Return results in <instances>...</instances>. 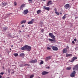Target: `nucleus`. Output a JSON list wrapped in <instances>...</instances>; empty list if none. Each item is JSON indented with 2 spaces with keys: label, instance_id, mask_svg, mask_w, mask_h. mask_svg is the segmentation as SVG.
Masks as SVG:
<instances>
[{
  "label": "nucleus",
  "instance_id": "47",
  "mask_svg": "<svg viewBox=\"0 0 78 78\" xmlns=\"http://www.w3.org/2000/svg\"><path fill=\"white\" fill-rule=\"evenodd\" d=\"M43 2H45L46 0H42Z\"/></svg>",
  "mask_w": 78,
  "mask_h": 78
},
{
  "label": "nucleus",
  "instance_id": "40",
  "mask_svg": "<svg viewBox=\"0 0 78 78\" xmlns=\"http://www.w3.org/2000/svg\"><path fill=\"white\" fill-rule=\"evenodd\" d=\"M12 73H14V71H12Z\"/></svg>",
  "mask_w": 78,
  "mask_h": 78
},
{
  "label": "nucleus",
  "instance_id": "36",
  "mask_svg": "<svg viewBox=\"0 0 78 78\" xmlns=\"http://www.w3.org/2000/svg\"><path fill=\"white\" fill-rule=\"evenodd\" d=\"M41 31L42 33H43V32L44 31V30L42 29L41 30Z\"/></svg>",
  "mask_w": 78,
  "mask_h": 78
},
{
  "label": "nucleus",
  "instance_id": "5",
  "mask_svg": "<svg viewBox=\"0 0 78 78\" xmlns=\"http://www.w3.org/2000/svg\"><path fill=\"white\" fill-rule=\"evenodd\" d=\"M43 9H45V10H47V11H49L50 10V7H47L44 6H43Z\"/></svg>",
  "mask_w": 78,
  "mask_h": 78
},
{
  "label": "nucleus",
  "instance_id": "25",
  "mask_svg": "<svg viewBox=\"0 0 78 78\" xmlns=\"http://www.w3.org/2000/svg\"><path fill=\"white\" fill-rule=\"evenodd\" d=\"M55 13L57 15H58V16H59V13L58 12H55Z\"/></svg>",
  "mask_w": 78,
  "mask_h": 78
},
{
  "label": "nucleus",
  "instance_id": "38",
  "mask_svg": "<svg viewBox=\"0 0 78 78\" xmlns=\"http://www.w3.org/2000/svg\"><path fill=\"white\" fill-rule=\"evenodd\" d=\"M74 41H75V42H76V38L74 39Z\"/></svg>",
  "mask_w": 78,
  "mask_h": 78
},
{
  "label": "nucleus",
  "instance_id": "27",
  "mask_svg": "<svg viewBox=\"0 0 78 78\" xmlns=\"http://www.w3.org/2000/svg\"><path fill=\"white\" fill-rule=\"evenodd\" d=\"M14 56H18V54L17 53H15L14 54Z\"/></svg>",
  "mask_w": 78,
  "mask_h": 78
},
{
  "label": "nucleus",
  "instance_id": "45",
  "mask_svg": "<svg viewBox=\"0 0 78 78\" xmlns=\"http://www.w3.org/2000/svg\"><path fill=\"white\" fill-rule=\"evenodd\" d=\"M2 76L1 75H0V78H2Z\"/></svg>",
  "mask_w": 78,
  "mask_h": 78
},
{
  "label": "nucleus",
  "instance_id": "3",
  "mask_svg": "<svg viewBox=\"0 0 78 78\" xmlns=\"http://www.w3.org/2000/svg\"><path fill=\"white\" fill-rule=\"evenodd\" d=\"M52 48L53 50H54L55 51H57V50H58V47H56L52 46Z\"/></svg>",
  "mask_w": 78,
  "mask_h": 78
},
{
  "label": "nucleus",
  "instance_id": "23",
  "mask_svg": "<svg viewBox=\"0 0 78 78\" xmlns=\"http://www.w3.org/2000/svg\"><path fill=\"white\" fill-rule=\"evenodd\" d=\"M29 1V3H33V1H32V0H28Z\"/></svg>",
  "mask_w": 78,
  "mask_h": 78
},
{
  "label": "nucleus",
  "instance_id": "31",
  "mask_svg": "<svg viewBox=\"0 0 78 78\" xmlns=\"http://www.w3.org/2000/svg\"><path fill=\"white\" fill-rule=\"evenodd\" d=\"M28 66V67H29V66H30V65L28 64H26L24 65V66Z\"/></svg>",
  "mask_w": 78,
  "mask_h": 78
},
{
  "label": "nucleus",
  "instance_id": "2",
  "mask_svg": "<svg viewBox=\"0 0 78 78\" xmlns=\"http://www.w3.org/2000/svg\"><path fill=\"white\" fill-rule=\"evenodd\" d=\"M49 35L51 37L52 39H55L56 37L55 36H54V35H53L52 33H49Z\"/></svg>",
  "mask_w": 78,
  "mask_h": 78
},
{
  "label": "nucleus",
  "instance_id": "44",
  "mask_svg": "<svg viewBox=\"0 0 78 78\" xmlns=\"http://www.w3.org/2000/svg\"><path fill=\"white\" fill-rule=\"evenodd\" d=\"M22 27H24V25H23L22 26Z\"/></svg>",
  "mask_w": 78,
  "mask_h": 78
},
{
  "label": "nucleus",
  "instance_id": "18",
  "mask_svg": "<svg viewBox=\"0 0 78 78\" xmlns=\"http://www.w3.org/2000/svg\"><path fill=\"white\" fill-rule=\"evenodd\" d=\"M20 56L21 57H23V56H25V54L21 53L20 54Z\"/></svg>",
  "mask_w": 78,
  "mask_h": 78
},
{
  "label": "nucleus",
  "instance_id": "26",
  "mask_svg": "<svg viewBox=\"0 0 78 78\" xmlns=\"http://www.w3.org/2000/svg\"><path fill=\"white\" fill-rule=\"evenodd\" d=\"M66 70H70L71 69V67H68L66 69Z\"/></svg>",
  "mask_w": 78,
  "mask_h": 78
},
{
  "label": "nucleus",
  "instance_id": "41",
  "mask_svg": "<svg viewBox=\"0 0 78 78\" xmlns=\"http://www.w3.org/2000/svg\"><path fill=\"white\" fill-rule=\"evenodd\" d=\"M72 43L73 44H75V42L74 41H72Z\"/></svg>",
  "mask_w": 78,
  "mask_h": 78
},
{
  "label": "nucleus",
  "instance_id": "9",
  "mask_svg": "<svg viewBox=\"0 0 78 78\" xmlns=\"http://www.w3.org/2000/svg\"><path fill=\"white\" fill-rule=\"evenodd\" d=\"M51 57L49 56L46 57L45 59L46 61H48V60H50V59H51Z\"/></svg>",
  "mask_w": 78,
  "mask_h": 78
},
{
  "label": "nucleus",
  "instance_id": "22",
  "mask_svg": "<svg viewBox=\"0 0 78 78\" xmlns=\"http://www.w3.org/2000/svg\"><path fill=\"white\" fill-rule=\"evenodd\" d=\"M25 5L24 4L22 5L20 7V8H24V7H25Z\"/></svg>",
  "mask_w": 78,
  "mask_h": 78
},
{
  "label": "nucleus",
  "instance_id": "32",
  "mask_svg": "<svg viewBox=\"0 0 78 78\" xmlns=\"http://www.w3.org/2000/svg\"><path fill=\"white\" fill-rule=\"evenodd\" d=\"M14 5H15V6H16V5H17V3L16 2H14Z\"/></svg>",
  "mask_w": 78,
  "mask_h": 78
},
{
  "label": "nucleus",
  "instance_id": "4",
  "mask_svg": "<svg viewBox=\"0 0 78 78\" xmlns=\"http://www.w3.org/2000/svg\"><path fill=\"white\" fill-rule=\"evenodd\" d=\"M34 19H32L31 21H30L28 23V24L29 25L33 24V23L34 22Z\"/></svg>",
  "mask_w": 78,
  "mask_h": 78
},
{
  "label": "nucleus",
  "instance_id": "49",
  "mask_svg": "<svg viewBox=\"0 0 78 78\" xmlns=\"http://www.w3.org/2000/svg\"><path fill=\"white\" fill-rule=\"evenodd\" d=\"M11 47H13V45H12Z\"/></svg>",
  "mask_w": 78,
  "mask_h": 78
},
{
  "label": "nucleus",
  "instance_id": "21",
  "mask_svg": "<svg viewBox=\"0 0 78 78\" xmlns=\"http://www.w3.org/2000/svg\"><path fill=\"white\" fill-rule=\"evenodd\" d=\"M48 40H49V41H50L51 42H53V41H54V40H53L52 39H50V38L48 39Z\"/></svg>",
  "mask_w": 78,
  "mask_h": 78
},
{
  "label": "nucleus",
  "instance_id": "48",
  "mask_svg": "<svg viewBox=\"0 0 78 78\" xmlns=\"http://www.w3.org/2000/svg\"><path fill=\"white\" fill-rule=\"evenodd\" d=\"M20 42H22V41H20Z\"/></svg>",
  "mask_w": 78,
  "mask_h": 78
},
{
  "label": "nucleus",
  "instance_id": "8",
  "mask_svg": "<svg viewBox=\"0 0 78 78\" xmlns=\"http://www.w3.org/2000/svg\"><path fill=\"white\" fill-rule=\"evenodd\" d=\"M28 12V10L26 9L24 11L23 13L25 15L26 14H27Z\"/></svg>",
  "mask_w": 78,
  "mask_h": 78
},
{
  "label": "nucleus",
  "instance_id": "24",
  "mask_svg": "<svg viewBox=\"0 0 78 78\" xmlns=\"http://www.w3.org/2000/svg\"><path fill=\"white\" fill-rule=\"evenodd\" d=\"M2 5L3 6H6V5H7V4H6V3H3L2 4Z\"/></svg>",
  "mask_w": 78,
  "mask_h": 78
},
{
  "label": "nucleus",
  "instance_id": "28",
  "mask_svg": "<svg viewBox=\"0 0 78 78\" xmlns=\"http://www.w3.org/2000/svg\"><path fill=\"white\" fill-rule=\"evenodd\" d=\"M19 66H20V67H22L24 66V65H23V64H21L20 65H19Z\"/></svg>",
  "mask_w": 78,
  "mask_h": 78
},
{
  "label": "nucleus",
  "instance_id": "10",
  "mask_svg": "<svg viewBox=\"0 0 78 78\" xmlns=\"http://www.w3.org/2000/svg\"><path fill=\"white\" fill-rule=\"evenodd\" d=\"M48 72L45 71H43L42 73L43 75H46V74H48Z\"/></svg>",
  "mask_w": 78,
  "mask_h": 78
},
{
  "label": "nucleus",
  "instance_id": "35",
  "mask_svg": "<svg viewBox=\"0 0 78 78\" xmlns=\"http://www.w3.org/2000/svg\"><path fill=\"white\" fill-rule=\"evenodd\" d=\"M66 49L67 50V49H69V47H68V46H66Z\"/></svg>",
  "mask_w": 78,
  "mask_h": 78
},
{
  "label": "nucleus",
  "instance_id": "6",
  "mask_svg": "<svg viewBox=\"0 0 78 78\" xmlns=\"http://www.w3.org/2000/svg\"><path fill=\"white\" fill-rule=\"evenodd\" d=\"M76 73V72H75V71H73L70 75L71 77H74Z\"/></svg>",
  "mask_w": 78,
  "mask_h": 78
},
{
  "label": "nucleus",
  "instance_id": "50",
  "mask_svg": "<svg viewBox=\"0 0 78 78\" xmlns=\"http://www.w3.org/2000/svg\"><path fill=\"white\" fill-rule=\"evenodd\" d=\"M38 78H41V77H38Z\"/></svg>",
  "mask_w": 78,
  "mask_h": 78
},
{
  "label": "nucleus",
  "instance_id": "1",
  "mask_svg": "<svg viewBox=\"0 0 78 78\" xmlns=\"http://www.w3.org/2000/svg\"><path fill=\"white\" fill-rule=\"evenodd\" d=\"M21 49L23 50H25L27 49V51H30L31 50V47L28 45H26L24 47L22 48Z\"/></svg>",
  "mask_w": 78,
  "mask_h": 78
},
{
  "label": "nucleus",
  "instance_id": "29",
  "mask_svg": "<svg viewBox=\"0 0 78 78\" xmlns=\"http://www.w3.org/2000/svg\"><path fill=\"white\" fill-rule=\"evenodd\" d=\"M7 28H8L7 27H5L3 28V30H7Z\"/></svg>",
  "mask_w": 78,
  "mask_h": 78
},
{
  "label": "nucleus",
  "instance_id": "15",
  "mask_svg": "<svg viewBox=\"0 0 78 78\" xmlns=\"http://www.w3.org/2000/svg\"><path fill=\"white\" fill-rule=\"evenodd\" d=\"M51 4H52V2L50 1L48 2L47 6H49V5H50Z\"/></svg>",
  "mask_w": 78,
  "mask_h": 78
},
{
  "label": "nucleus",
  "instance_id": "34",
  "mask_svg": "<svg viewBox=\"0 0 78 78\" xmlns=\"http://www.w3.org/2000/svg\"><path fill=\"white\" fill-rule=\"evenodd\" d=\"M5 73H4V72H1L0 73V75H3V74H4Z\"/></svg>",
  "mask_w": 78,
  "mask_h": 78
},
{
  "label": "nucleus",
  "instance_id": "51",
  "mask_svg": "<svg viewBox=\"0 0 78 78\" xmlns=\"http://www.w3.org/2000/svg\"><path fill=\"white\" fill-rule=\"evenodd\" d=\"M60 14H62V13H60Z\"/></svg>",
  "mask_w": 78,
  "mask_h": 78
},
{
  "label": "nucleus",
  "instance_id": "43",
  "mask_svg": "<svg viewBox=\"0 0 78 78\" xmlns=\"http://www.w3.org/2000/svg\"><path fill=\"white\" fill-rule=\"evenodd\" d=\"M50 68V67H49V66H48V67L46 68V69H49Z\"/></svg>",
  "mask_w": 78,
  "mask_h": 78
},
{
  "label": "nucleus",
  "instance_id": "7",
  "mask_svg": "<svg viewBox=\"0 0 78 78\" xmlns=\"http://www.w3.org/2000/svg\"><path fill=\"white\" fill-rule=\"evenodd\" d=\"M37 62V59L32 60L30 61V63H35Z\"/></svg>",
  "mask_w": 78,
  "mask_h": 78
},
{
  "label": "nucleus",
  "instance_id": "16",
  "mask_svg": "<svg viewBox=\"0 0 78 78\" xmlns=\"http://www.w3.org/2000/svg\"><path fill=\"white\" fill-rule=\"evenodd\" d=\"M72 54H66V57H69V56H72Z\"/></svg>",
  "mask_w": 78,
  "mask_h": 78
},
{
  "label": "nucleus",
  "instance_id": "46",
  "mask_svg": "<svg viewBox=\"0 0 78 78\" xmlns=\"http://www.w3.org/2000/svg\"><path fill=\"white\" fill-rule=\"evenodd\" d=\"M9 37H12L11 36V35H9Z\"/></svg>",
  "mask_w": 78,
  "mask_h": 78
},
{
  "label": "nucleus",
  "instance_id": "39",
  "mask_svg": "<svg viewBox=\"0 0 78 78\" xmlns=\"http://www.w3.org/2000/svg\"><path fill=\"white\" fill-rule=\"evenodd\" d=\"M8 72L9 73H10V71L9 70V69L8 70Z\"/></svg>",
  "mask_w": 78,
  "mask_h": 78
},
{
  "label": "nucleus",
  "instance_id": "17",
  "mask_svg": "<svg viewBox=\"0 0 78 78\" xmlns=\"http://www.w3.org/2000/svg\"><path fill=\"white\" fill-rule=\"evenodd\" d=\"M26 22V20H23L21 22L20 24H23V23H25Z\"/></svg>",
  "mask_w": 78,
  "mask_h": 78
},
{
  "label": "nucleus",
  "instance_id": "11",
  "mask_svg": "<svg viewBox=\"0 0 78 78\" xmlns=\"http://www.w3.org/2000/svg\"><path fill=\"white\" fill-rule=\"evenodd\" d=\"M65 7L66 8V9H68V8H70V5H69V4H66L65 6Z\"/></svg>",
  "mask_w": 78,
  "mask_h": 78
},
{
  "label": "nucleus",
  "instance_id": "42",
  "mask_svg": "<svg viewBox=\"0 0 78 78\" xmlns=\"http://www.w3.org/2000/svg\"><path fill=\"white\" fill-rule=\"evenodd\" d=\"M2 69H4V70H5V68L4 67V66H3L2 67Z\"/></svg>",
  "mask_w": 78,
  "mask_h": 78
},
{
  "label": "nucleus",
  "instance_id": "13",
  "mask_svg": "<svg viewBox=\"0 0 78 78\" xmlns=\"http://www.w3.org/2000/svg\"><path fill=\"white\" fill-rule=\"evenodd\" d=\"M75 59H77V57H73V59L71 61V62H73V61H74Z\"/></svg>",
  "mask_w": 78,
  "mask_h": 78
},
{
  "label": "nucleus",
  "instance_id": "37",
  "mask_svg": "<svg viewBox=\"0 0 78 78\" xmlns=\"http://www.w3.org/2000/svg\"><path fill=\"white\" fill-rule=\"evenodd\" d=\"M54 10H55V12H57L56 11H57V9L56 8L55 9H54Z\"/></svg>",
  "mask_w": 78,
  "mask_h": 78
},
{
  "label": "nucleus",
  "instance_id": "19",
  "mask_svg": "<svg viewBox=\"0 0 78 78\" xmlns=\"http://www.w3.org/2000/svg\"><path fill=\"white\" fill-rule=\"evenodd\" d=\"M37 14H39V13H41V10H38L37 11Z\"/></svg>",
  "mask_w": 78,
  "mask_h": 78
},
{
  "label": "nucleus",
  "instance_id": "12",
  "mask_svg": "<svg viewBox=\"0 0 78 78\" xmlns=\"http://www.w3.org/2000/svg\"><path fill=\"white\" fill-rule=\"evenodd\" d=\"M67 52V48H65L63 49V53H66Z\"/></svg>",
  "mask_w": 78,
  "mask_h": 78
},
{
  "label": "nucleus",
  "instance_id": "52",
  "mask_svg": "<svg viewBox=\"0 0 78 78\" xmlns=\"http://www.w3.org/2000/svg\"><path fill=\"white\" fill-rule=\"evenodd\" d=\"M72 0V1H73V0Z\"/></svg>",
  "mask_w": 78,
  "mask_h": 78
},
{
  "label": "nucleus",
  "instance_id": "14",
  "mask_svg": "<svg viewBox=\"0 0 78 78\" xmlns=\"http://www.w3.org/2000/svg\"><path fill=\"white\" fill-rule=\"evenodd\" d=\"M78 66L76 65L75 66V67H74V68H73V70H78Z\"/></svg>",
  "mask_w": 78,
  "mask_h": 78
},
{
  "label": "nucleus",
  "instance_id": "33",
  "mask_svg": "<svg viewBox=\"0 0 78 78\" xmlns=\"http://www.w3.org/2000/svg\"><path fill=\"white\" fill-rule=\"evenodd\" d=\"M47 50H51V48H50V47H48L47 48Z\"/></svg>",
  "mask_w": 78,
  "mask_h": 78
},
{
  "label": "nucleus",
  "instance_id": "20",
  "mask_svg": "<svg viewBox=\"0 0 78 78\" xmlns=\"http://www.w3.org/2000/svg\"><path fill=\"white\" fill-rule=\"evenodd\" d=\"M67 15H68V14H66L64 15V16L62 17L63 19H66V16H67Z\"/></svg>",
  "mask_w": 78,
  "mask_h": 78
},
{
  "label": "nucleus",
  "instance_id": "30",
  "mask_svg": "<svg viewBox=\"0 0 78 78\" xmlns=\"http://www.w3.org/2000/svg\"><path fill=\"white\" fill-rule=\"evenodd\" d=\"M41 62H40V64H44V61H41Z\"/></svg>",
  "mask_w": 78,
  "mask_h": 78
},
{
  "label": "nucleus",
  "instance_id": "53",
  "mask_svg": "<svg viewBox=\"0 0 78 78\" xmlns=\"http://www.w3.org/2000/svg\"><path fill=\"white\" fill-rule=\"evenodd\" d=\"M10 50H11V49H10Z\"/></svg>",
  "mask_w": 78,
  "mask_h": 78
}]
</instances>
